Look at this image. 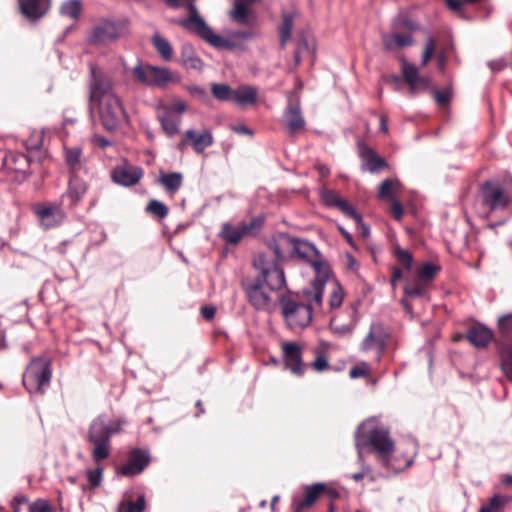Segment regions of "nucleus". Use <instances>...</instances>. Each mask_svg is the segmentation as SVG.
Listing matches in <instances>:
<instances>
[{
  "label": "nucleus",
  "mask_w": 512,
  "mask_h": 512,
  "mask_svg": "<svg viewBox=\"0 0 512 512\" xmlns=\"http://www.w3.org/2000/svg\"><path fill=\"white\" fill-rule=\"evenodd\" d=\"M112 76L95 65H90L88 79V110L97 114L103 128L113 132L123 124H129V116L123 101L115 89Z\"/></svg>",
  "instance_id": "nucleus-1"
},
{
  "label": "nucleus",
  "mask_w": 512,
  "mask_h": 512,
  "mask_svg": "<svg viewBox=\"0 0 512 512\" xmlns=\"http://www.w3.org/2000/svg\"><path fill=\"white\" fill-rule=\"evenodd\" d=\"M328 278L329 274L323 277L316 274L310 287L280 297L281 315L290 330H303L312 322L314 312H325L323 294Z\"/></svg>",
  "instance_id": "nucleus-2"
},
{
  "label": "nucleus",
  "mask_w": 512,
  "mask_h": 512,
  "mask_svg": "<svg viewBox=\"0 0 512 512\" xmlns=\"http://www.w3.org/2000/svg\"><path fill=\"white\" fill-rule=\"evenodd\" d=\"M265 243L274 258L266 256L276 262L279 267H281V263L297 259L309 264L315 275L320 274L323 277L330 274L329 263L311 242L280 232L268 237Z\"/></svg>",
  "instance_id": "nucleus-3"
},
{
  "label": "nucleus",
  "mask_w": 512,
  "mask_h": 512,
  "mask_svg": "<svg viewBox=\"0 0 512 512\" xmlns=\"http://www.w3.org/2000/svg\"><path fill=\"white\" fill-rule=\"evenodd\" d=\"M253 266L258 274L253 281H245L243 289L249 303L256 310H268L271 297L264 288L266 287L270 291L281 290L286 285L284 270L264 253H260L254 259Z\"/></svg>",
  "instance_id": "nucleus-4"
},
{
  "label": "nucleus",
  "mask_w": 512,
  "mask_h": 512,
  "mask_svg": "<svg viewBox=\"0 0 512 512\" xmlns=\"http://www.w3.org/2000/svg\"><path fill=\"white\" fill-rule=\"evenodd\" d=\"M355 446L360 460L363 457V448L367 447L377 455L384 466L390 467L395 445L385 427L377 425L374 421L361 424L355 433Z\"/></svg>",
  "instance_id": "nucleus-5"
},
{
  "label": "nucleus",
  "mask_w": 512,
  "mask_h": 512,
  "mask_svg": "<svg viewBox=\"0 0 512 512\" xmlns=\"http://www.w3.org/2000/svg\"><path fill=\"white\" fill-rule=\"evenodd\" d=\"M126 421L122 419H108L106 415L94 418L88 428L87 440L94 447L91 455L95 463L99 464L109 458L111 454V438L120 434Z\"/></svg>",
  "instance_id": "nucleus-6"
},
{
  "label": "nucleus",
  "mask_w": 512,
  "mask_h": 512,
  "mask_svg": "<svg viewBox=\"0 0 512 512\" xmlns=\"http://www.w3.org/2000/svg\"><path fill=\"white\" fill-rule=\"evenodd\" d=\"M188 11V18L179 22L181 27L195 33L216 49L233 50L235 48L234 42L213 32L211 27L199 15L198 9L193 3L189 4Z\"/></svg>",
  "instance_id": "nucleus-7"
},
{
  "label": "nucleus",
  "mask_w": 512,
  "mask_h": 512,
  "mask_svg": "<svg viewBox=\"0 0 512 512\" xmlns=\"http://www.w3.org/2000/svg\"><path fill=\"white\" fill-rule=\"evenodd\" d=\"M52 373L51 358L47 356L33 357L23 374V385L31 394H43L50 386Z\"/></svg>",
  "instance_id": "nucleus-8"
},
{
  "label": "nucleus",
  "mask_w": 512,
  "mask_h": 512,
  "mask_svg": "<svg viewBox=\"0 0 512 512\" xmlns=\"http://www.w3.org/2000/svg\"><path fill=\"white\" fill-rule=\"evenodd\" d=\"M133 78L146 86L166 89L180 82V76L167 67L139 63L132 69Z\"/></svg>",
  "instance_id": "nucleus-9"
},
{
  "label": "nucleus",
  "mask_w": 512,
  "mask_h": 512,
  "mask_svg": "<svg viewBox=\"0 0 512 512\" xmlns=\"http://www.w3.org/2000/svg\"><path fill=\"white\" fill-rule=\"evenodd\" d=\"M499 339L496 341L500 366L506 378L512 383V313L498 320Z\"/></svg>",
  "instance_id": "nucleus-10"
},
{
  "label": "nucleus",
  "mask_w": 512,
  "mask_h": 512,
  "mask_svg": "<svg viewBox=\"0 0 512 512\" xmlns=\"http://www.w3.org/2000/svg\"><path fill=\"white\" fill-rule=\"evenodd\" d=\"M390 337L391 333L389 329L382 322H373L370 325L369 332L360 343V350L368 352L372 349H376V362H380Z\"/></svg>",
  "instance_id": "nucleus-11"
},
{
  "label": "nucleus",
  "mask_w": 512,
  "mask_h": 512,
  "mask_svg": "<svg viewBox=\"0 0 512 512\" xmlns=\"http://www.w3.org/2000/svg\"><path fill=\"white\" fill-rule=\"evenodd\" d=\"M3 161V169L12 181L22 182L30 174V160L20 152L0 151Z\"/></svg>",
  "instance_id": "nucleus-12"
},
{
  "label": "nucleus",
  "mask_w": 512,
  "mask_h": 512,
  "mask_svg": "<svg viewBox=\"0 0 512 512\" xmlns=\"http://www.w3.org/2000/svg\"><path fill=\"white\" fill-rule=\"evenodd\" d=\"M124 22L105 19L97 23L89 35L88 41L92 45H105L118 39L125 31Z\"/></svg>",
  "instance_id": "nucleus-13"
},
{
  "label": "nucleus",
  "mask_w": 512,
  "mask_h": 512,
  "mask_svg": "<svg viewBox=\"0 0 512 512\" xmlns=\"http://www.w3.org/2000/svg\"><path fill=\"white\" fill-rule=\"evenodd\" d=\"M151 455L148 450L134 448L129 451L128 459L117 468V474L124 477L140 475L150 464Z\"/></svg>",
  "instance_id": "nucleus-14"
},
{
  "label": "nucleus",
  "mask_w": 512,
  "mask_h": 512,
  "mask_svg": "<svg viewBox=\"0 0 512 512\" xmlns=\"http://www.w3.org/2000/svg\"><path fill=\"white\" fill-rule=\"evenodd\" d=\"M322 202L330 208L337 209L345 217L362 224V217L355 207L346 199L342 198L335 190L323 187L320 191Z\"/></svg>",
  "instance_id": "nucleus-15"
},
{
  "label": "nucleus",
  "mask_w": 512,
  "mask_h": 512,
  "mask_svg": "<svg viewBox=\"0 0 512 512\" xmlns=\"http://www.w3.org/2000/svg\"><path fill=\"white\" fill-rule=\"evenodd\" d=\"M400 62L402 77L408 85L411 95L426 91L431 86V79L427 76H421L414 64L409 63L404 57L400 59Z\"/></svg>",
  "instance_id": "nucleus-16"
},
{
  "label": "nucleus",
  "mask_w": 512,
  "mask_h": 512,
  "mask_svg": "<svg viewBox=\"0 0 512 512\" xmlns=\"http://www.w3.org/2000/svg\"><path fill=\"white\" fill-rule=\"evenodd\" d=\"M213 142L214 138L210 131L197 132L189 129L183 133L177 149L183 152L188 146H191L196 154H202L205 149L212 146Z\"/></svg>",
  "instance_id": "nucleus-17"
},
{
  "label": "nucleus",
  "mask_w": 512,
  "mask_h": 512,
  "mask_svg": "<svg viewBox=\"0 0 512 512\" xmlns=\"http://www.w3.org/2000/svg\"><path fill=\"white\" fill-rule=\"evenodd\" d=\"M283 117L290 136H294L305 129L306 122L301 112L299 98H289Z\"/></svg>",
  "instance_id": "nucleus-18"
},
{
  "label": "nucleus",
  "mask_w": 512,
  "mask_h": 512,
  "mask_svg": "<svg viewBox=\"0 0 512 512\" xmlns=\"http://www.w3.org/2000/svg\"><path fill=\"white\" fill-rule=\"evenodd\" d=\"M282 352L285 367L294 375L302 376L305 371L302 347L296 342H285L282 344Z\"/></svg>",
  "instance_id": "nucleus-19"
},
{
  "label": "nucleus",
  "mask_w": 512,
  "mask_h": 512,
  "mask_svg": "<svg viewBox=\"0 0 512 512\" xmlns=\"http://www.w3.org/2000/svg\"><path fill=\"white\" fill-rule=\"evenodd\" d=\"M20 14L29 21H38L51 8V0H17Z\"/></svg>",
  "instance_id": "nucleus-20"
},
{
  "label": "nucleus",
  "mask_w": 512,
  "mask_h": 512,
  "mask_svg": "<svg viewBox=\"0 0 512 512\" xmlns=\"http://www.w3.org/2000/svg\"><path fill=\"white\" fill-rule=\"evenodd\" d=\"M87 184L78 175L70 176L67 192L61 198V206L72 209L84 197Z\"/></svg>",
  "instance_id": "nucleus-21"
},
{
  "label": "nucleus",
  "mask_w": 512,
  "mask_h": 512,
  "mask_svg": "<svg viewBox=\"0 0 512 512\" xmlns=\"http://www.w3.org/2000/svg\"><path fill=\"white\" fill-rule=\"evenodd\" d=\"M255 3L234 0L233 8L228 13L230 20L237 25L251 27L255 20V13L252 9V5Z\"/></svg>",
  "instance_id": "nucleus-22"
},
{
  "label": "nucleus",
  "mask_w": 512,
  "mask_h": 512,
  "mask_svg": "<svg viewBox=\"0 0 512 512\" xmlns=\"http://www.w3.org/2000/svg\"><path fill=\"white\" fill-rule=\"evenodd\" d=\"M144 175V170L138 166H117L113 169L111 177L113 181L122 186L136 185Z\"/></svg>",
  "instance_id": "nucleus-23"
},
{
  "label": "nucleus",
  "mask_w": 512,
  "mask_h": 512,
  "mask_svg": "<svg viewBox=\"0 0 512 512\" xmlns=\"http://www.w3.org/2000/svg\"><path fill=\"white\" fill-rule=\"evenodd\" d=\"M494 337L493 331L482 324H476L469 327L466 331L465 338L476 349H485L492 342Z\"/></svg>",
  "instance_id": "nucleus-24"
},
{
  "label": "nucleus",
  "mask_w": 512,
  "mask_h": 512,
  "mask_svg": "<svg viewBox=\"0 0 512 512\" xmlns=\"http://www.w3.org/2000/svg\"><path fill=\"white\" fill-rule=\"evenodd\" d=\"M359 156L363 161V168L367 169L370 173H378L388 168L387 161L380 157L374 149L365 144L359 145Z\"/></svg>",
  "instance_id": "nucleus-25"
},
{
  "label": "nucleus",
  "mask_w": 512,
  "mask_h": 512,
  "mask_svg": "<svg viewBox=\"0 0 512 512\" xmlns=\"http://www.w3.org/2000/svg\"><path fill=\"white\" fill-rule=\"evenodd\" d=\"M382 43L385 51H394L404 47L414 45V39L410 33H403L400 30H394L391 33L382 35Z\"/></svg>",
  "instance_id": "nucleus-26"
},
{
  "label": "nucleus",
  "mask_w": 512,
  "mask_h": 512,
  "mask_svg": "<svg viewBox=\"0 0 512 512\" xmlns=\"http://www.w3.org/2000/svg\"><path fill=\"white\" fill-rule=\"evenodd\" d=\"M332 271L330 270L329 278L325 283V287L327 286L329 289L328 296V309L327 312H331L335 309L341 307L345 292L339 281L335 278H332Z\"/></svg>",
  "instance_id": "nucleus-27"
},
{
  "label": "nucleus",
  "mask_w": 512,
  "mask_h": 512,
  "mask_svg": "<svg viewBox=\"0 0 512 512\" xmlns=\"http://www.w3.org/2000/svg\"><path fill=\"white\" fill-rule=\"evenodd\" d=\"M64 160L70 176L78 175L84 168L85 160L80 147H64Z\"/></svg>",
  "instance_id": "nucleus-28"
},
{
  "label": "nucleus",
  "mask_w": 512,
  "mask_h": 512,
  "mask_svg": "<svg viewBox=\"0 0 512 512\" xmlns=\"http://www.w3.org/2000/svg\"><path fill=\"white\" fill-rule=\"evenodd\" d=\"M34 213L40 221L62 222L65 220L64 209L56 204H38L34 207Z\"/></svg>",
  "instance_id": "nucleus-29"
},
{
  "label": "nucleus",
  "mask_w": 512,
  "mask_h": 512,
  "mask_svg": "<svg viewBox=\"0 0 512 512\" xmlns=\"http://www.w3.org/2000/svg\"><path fill=\"white\" fill-rule=\"evenodd\" d=\"M356 313V308L352 306L350 311V319L347 323L340 322V319L337 316L333 317L329 325L332 333L339 337L351 335L357 325Z\"/></svg>",
  "instance_id": "nucleus-30"
},
{
  "label": "nucleus",
  "mask_w": 512,
  "mask_h": 512,
  "mask_svg": "<svg viewBox=\"0 0 512 512\" xmlns=\"http://www.w3.org/2000/svg\"><path fill=\"white\" fill-rule=\"evenodd\" d=\"M296 17L295 12L283 11L281 13V22L278 26L280 47L284 49L289 42Z\"/></svg>",
  "instance_id": "nucleus-31"
},
{
  "label": "nucleus",
  "mask_w": 512,
  "mask_h": 512,
  "mask_svg": "<svg viewBox=\"0 0 512 512\" xmlns=\"http://www.w3.org/2000/svg\"><path fill=\"white\" fill-rule=\"evenodd\" d=\"M179 62L185 69L196 71H202L203 69L202 60L196 55L194 48L190 44L182 46Z\"/></svg>",
  "instance_id": "nucleus-32"
},
{
  "label": "nucleus",
  "mask_w": 512,
  "mask_h": 512,
  "mask_svg": "<svg viewBox=\"0 0 512 512\" xmlns=\"http://www.w3.org/2000/svg\"><path fill=\"white\" fill-rule=\"evenodd\" d=\"M258 226H223L220 237L228 244H237L245 234L252 232Z\"/></svg>",
  "instance_id": "nucleus-33"
},
{
  "label": "nucleus",
  "mask_w": 512,
  "mask_h": 512,
  "mask_svg": "<svg viewBox=\"0 0 512 512\" xmlns=\"http://www.w3.org/2000/svg\"><path fill=\"white\" fill-rule=\"evenodd\" d=\"M325 483H316L304 488V496L301 501L296 504L294 512H301L302 509L312 506L316 500L322 495Z\"/></svg>",
  "instance_id": "nucleus-34"
},
{
  "label": "nucleus",
  "mask_w": 512,
  "mask_h": 512,
  "mask_svg": "<svg viewBox=\"0 0 512 512\" xmlns=\"http://www.w3.org/2000/svg\"><path fill=\"white\" fill-rule=\"evenodd\" d=\"M157 182L170 194H175L183 184V174L180 172L161 171Z\"/></svg>",
  "instance_id": "nucleus-35"
},
{
  "label": "nucleus",
  "mask_w": 512,
  "mask_h": 512,
  "mask_svg": "<svg viewBox=\"0 0 512 512\" xmlns=\"http://www.w3.org/2000/svg\"><path fill=\"white\" fill-rule=\"evenodd\" d=\"M329 350V343L321 341L317 347L314 348L313 354L315 359L311 362V368L316 372H323L330 368L327 353Z\"/></svg>",
  "instance_id": "nucleus-36"
},
{
  "label": "nucleus",
  "mask_w": 512,
  "mask_h": 512,
  "mask_svg": "<svg viewBox=\"0 0 512 512\" xmlns=\"http://www.w3.org/2000/svg\"><path fill=\"white\" fill-rule=\"evenodd\" d=\"M257 94V89L252 86H240L233 91L232 101L240 106L253 104L257 100Z\"/></svg>",
  "instance_id": "nucleus-37"
},
{
  "label": "nucleus",
  "mask_w": 512,
  "mask_h": 512,
  "mask_svg": "<svg viewBox=\"0 0 512 512\" xmlns=\"http://www.w3.org/2000/svg\"><path fill=\"white\" fill-rule=\"evenodd\" d=\"M146 508L145 495L140 494L136 501L131 499H123L117 507V512H144Z\"/></svg>",
  "instance_id": "nucleus-38"
},
{
  "label": "nucleus",
  "mask_w": 512,
  "mask_h": 512,
  "mask_svg": "<svg viewBox=\"0 0 512 512\" xmlns=\"http://www.w3.org/2000/svg\"><path fill=\"white\" fill-rule=\"evenodd\" d=\"M152 44L165 61H170L172 59L173 48L167 39L159 34H155L152 37Z\"/></svg>",
  "instance_id": "nucleus-39"
},
{
  "label": "nucleus",
  "mask_w": 512,
  "mask_h": 512,
  "mask_svg": "<svg viewBox=\"0 0 512 512\" xmlns=\"http://www.w3.org/2000/svg\"><path fill=\"white\" fill-rule=\"evenodd\" d=\"M159 120L162 129L169 137L179 133V125L181 122L179 117H175L170 112H167L165 115L159 117Z\"/></svg>",
  "instance_id": "nucleus-40"
},
{
  "label": "nucleus",
  "mask_w": 512,
  "mask_h": 512,
  "mask_svg": "<svg viewBox=\"0 0 512 512\" xmlns=\"http://www.w3.org/2000/svg\"><path fill=\"white\" fill-rule=\"evenodd\" d=\"M392 28L402 32L406 31L411 34L412 32L418 31L420 29V25L409 16L404 15L399 16L393 21Z\"/></svg>",
  "instance_id": "nucleus-41"
},
{
  "label": "nucleus",
  "mask_w": 512,
  "mask_h": 512,
  "mask_svg": "<svg viewBox=\"0 0 512 512\" xmlns=\"http://www.w3.org/2000/svg\"><path fill=\"white\" fill-rule=\"evenodd\" d=\"M82 10V3L80 0H68L60 7V13L63 16L76 20L79 18Z\"/></svg>",
  "instance_id": "nucleus-42"
},
{
  "label": "nucleus",
  "mask_w": 512,
  "mask_h": 512,
  "mask_svg": "<svg viewBox=\"0 0 512 512\" xmlns=\"http://www.w3.org/2000/svg\"><path fill=\"white\" fill-rule=\"evenodd\" d=\"M441 270L439 265L427 262L418 270L417 277L421 282H431Z\"/></svg>",
  "instance_id": "nucleus-43"
},
{
  "label": "nucleus",
  "mask_w": 512,
  "mask_h": 512,
  "mask_svg": "<svg viewBox=\"0 0 512 512\" xmlns=\"http://www.w3.org/2000/svg\"><path fill=\"white\" fill-rule=\"evenodd\" d=\"M398 180L385 179L379 186L378 197L380 199H391L399 188Z\"/></svg>",
  "instance_id": "nucleus-44"
},
{
  "label": "nucleus",
  "mask_w": 512,
  "mask_h": 512,
  "mask_svg": "<svg viewBox=\"0 0 512 512\" xmlns=\"http://www.w3.org/2000/svg\"><path fill=\"white\" fill-rule=\"evenodd\" d=\"M397 262L407 271L411 270L413 265V256L412 254L406 250L401 248L400 246H396L394 248L393 253Z\"/></svg>",
  "instance_id": "nucleus-45"
},
{
  "label": "nucleus",
  "mask_w": 512,
  "mask_h": 512,
  "mask_svg": "<svg viewBox=\"0 0 512 512\" xmlns=\"http://www.w3.org/2000/svg\"><path fill=\"white\" fill-rule=\"evenodd\" d=\"M146 212L161 220L168 215V207L158 200H151L146 206Z\"/></svg>",
  "instance_id": "nucleus-46"
},
{
  "label": "nucleus",
  "mask_w": 512,
  "mask_h": 512,
  "mask_svg": "<svg viewBox=\"0 0 512 512\" xmlns=\"http://www.w3.org/2000/svg\"><path fill=\"white\" fill-rule=\"evenodd\" d=\"M233 89L227 84H213L211 92L220 101H228L233 98Z\"/></svg>",
  "instance_id": "nucleus-47"
},
{
  "label": "nucleus",
  "mask_w": 512,
  "mask_h": 512,
  "mask_svg": "<svg viewBox=\"0 0 512 512\" xmlns=\"http://www.w3.org/2000/svg\"><path fill=\"white\" fill-rule=\"evenodd\" d=\"M509 501L510 499L507 496L495 494L493 497L490 498L488 505L481 507L479 511L493 512L505 506L507 503H509Z\"/></svg>",
  "instance_id": "nucleus-48"
},
{
  "label": "nucleus",
  "mask_w": 512,
  "mask_h": 512,
  "mask_svg": "<svg viewBox=\"0 0 512 512\" xmlns=\"http://www.w3.org/2000/svg\"><path fill=\"white\" fill-rule=\"evenodd\" d=\"M371 368L370 365L365 361H360L352 366L349 370V376L351 379L365 378L370 376Z\"/></svg>",
  "instance_id": "nucleus-49"
},
{
  "label": "nucleus",
  "mask_w": 512,
  "mask_h": 512,
  "mask_svg": "<svg viewBox=\"0 0 512 512\" xmlns=\"http://www.w3.org/2000/svg\"><path fill=\"white\" fill-rule=\"evenodd\" d=\"M437 47V40L433 36H429L426 40L425 47L422 53L421 66L425 67L432 59Z\"/></svg>",
  "instance_id": "nucleus-50"
},
{
  "label": "nucleus",
  "mask_w": 512,
  "mask_h": 512,
  "mask_svg": "<svg viewBox=\"0 0 512 512\" xmlns=\"http://www.w3.org/2000/svg\"><path fill=\"white\" fill-rule=\"evenodd\" d=\"M437 47V40L433 36H429L426 40L425 47L422 53L421 66L425 67L432 59Z\"/></svg>",
  "instance_id": "nucleus-51"
},
{
  "label": "nucleus",
  "mask_w": 512,
  "mask_h": 512,
  "mask_svg": "<svg viewBox=\"0 0 512 512\" xmlns=\"http://www.w3.org/2000/svg\"><path fill=\"white\" fill-rule=\"evenodd\" d=\"M28 512H56V508L51 505L49 500L37 498L29 505Z\"/></svg>",
  "instance_id": "nucleus-52"
},
{
  "label": "nucleus",
  "mask_w": 512,
  "mask_h": 512,
  "mask_svg": "<svg viewBox=\"0 0 512 512\" xmlns=\"http://www.w3.org/2000/svg\"><path fill=\"white\" fill-rule=\"evenodd\" d=\"M87 479L91 488L95 489L99 487L103 479V468L98 466L95 469H88Z\"/></svg>",
  "instance_id": "nucleus-53"
},
{
  "label": "nucleus",
  "mask_w": 512,
  "mask_h": 512,
  "mask_svg": "<svg viewBox=\"0 0 512 512\" xmlns=\"http://www.w3.org/2000/svg\"><path fill=\"white\" fill-rule=\"evenodd\" d=\"M404 293L410 297H422L426 293V288L422 282L409 283L404 288Z\"/></svg>",
  "instance_id": "nucleus-54"
},
{
  "label": "nucleus",
  "mask_w": 512,
  "mask_h": 512,
  "mask_svg": "<svg viewBox=\"0 0 512 512\" xmlns=\"http://www.w3.org/2000/svg\"><path fill=\"white\" fill-rule=\"evenodd\" d=\"M403 213V205L399 201L393 200L390 206V214L393 219L397 222L401 221Z\"/></svg>",
  "instance_id": "nucleus-55"
},
{
  "label": "nucleus",
  "mask_w": 512,
  "mask_h": 512,
  "mask_svg": "<svg viewBox=\"0 0 512 512\" xmlns=\"http://www.w3.org/2000/svg\"><path fill=\"white\" fill-rule=\"evenodd\" d=\"M434 97H435L436 102L439 105L445 106L450 101L451 93L449 90H441V91L435 90Z\"/></svg>",
  "instance_id": "nucleus-56"
},
{
  "label": "nucleus",
  "mask_w": 512,
  "mask_h": 512,
  "mask_svg": "<svg viewBox=\"0 0 512 512\" xmlns=\"http://www.w3.org/2000/svg\"><path fill=\"white\" fill-rule=\"evenodd\" d=\"M308 50V43L304 40L301 43L298 44L295 52H294V62L295 66H298L301 63L302 60V53L303 51Z\"/></svg>",
  "instance_id": "nucleus-57"
},
{
  "label": "nucleus",
  "mask_w": 512,
  "mask_h": 512,
  "mask_svg": "<svg viewBox=\"0 0 512 512\" xmlns=\"http://www.w3.org/2000/svg\"><path fill=\"white\" fill-rule=\"evenodd\" d=\"M200 313L204 319L211 320L215 316L216 309L214 306L206 305L201 307Z\"/></svg>",
  "instance_id": "nucleus-58"
},
{
  "label": "nucleus",
  "mask_w": 512,
  "mask_h": 512,
  "mask_svg": "<svg viewBox=\"0 0 512 512\" xmlns=\"http://www.w3.org/2000/svg\"><path fill=\"white\" fill-rule=\"evenodd\" d=\"M322 494L326 495L331 500L338 499L340 497L339 491L336 488L329 486L327 484H325V488L323 489Z\"/></svg>",
  "instance_id": "nucleus-59"
},
{
  "label": "nucleus",
  "mask_w": 512,
  "mask_h": 512,
  "mask_svg": "<svg viewBox=\"0 0 512 512\" xmlns=\"http://www.w3.org/2000/svg\"><path fill=\"white\" fill-rule=\"evenodd\" d=\"M232 37L248 40L254 37V32L252 30H239L233 32Z\"/></svg>",
  "instance_id": "nucleus-60"
},
{
  "label": "nucleus",
  "mask_w": 512,
  "mask_h": 512,
  "mask_svg": "<svg viewBox=\"0 0 512 512\" xmlns=\"http://www.w3.org/2000/svg\"><path fill=\"white\" fill-rule=\"evenodd\" d=\"M28 502L29 498L26 495L19 493L13 497L11 506L20 507L21 505L26 504Z\"/></svg>",
  "instance_id": "nucleus-61"
},
{
  "label": "nucleus",
  "mask_w": 512,
  "mask_h": 512,
  "mask_svg": "<svg viewBox=\"0 0 512 512\" xmlns=\"http://www.w3.org/2000/svg\"><path fill=\"white\" fill-rule=\"evenodd\" d=\"M191 95L203 99L206 97V90L200 86H191L188 88Z\"/></svg>",
  "instance_id": "nucleus-62"
},
{
  "label": "nucleus",
  "mask_w": 512,
  "mask_h": 512,
  "mask_svg": "<svg viewBox=\"0 0 512 512\" xmlns=\"http://www.w3.org/2000/svg\"><path fill=\"white\" fill-rule=\"evenodd\" d=\"M92 141L99 148H106L111 145V142L108 139L100 135H95Z\"/></svg>",
  "instance_id": "nucleus-63"
},
{
  "label": "nucleus",
  "mask_w": 512,
  "mask_h": 512,
  "mask_svg": "<svg viewBox=\"0 0 512 512\" xmlns=\"http://www.w3.org/2000/svg\"><path fill=\"white\" fill-rule=\"evenodd\" d=\"M186 109H187V106H186L185 102H183L181 100L175 101L170 107V110L177 112V113H183L186 111Z\"/></svg>",
  "instance_id": "nucleus-64"
}]
</instances>
